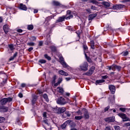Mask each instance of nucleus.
<instances>
[{
    "label": "nucleus",
    "instance_id": "1",
    "mask_svg": "<svg viewBox=\"0 0 130 130\" xmlns=\"http://www.w3.org/2000/svg\"><path fill=\"white\" fill-rule=\"evenodd\" d=\"M57 114H62V118H68L72 115V112L67 111L66 107H59L57 109Z\"/></svg>",
    "mask_w": 130,
    "mask_h": 130
},
{
    "label": "nucleus",
    "instance_id": "2",
    "mask_svg": "<svg viewBox=\"0 0 130 130\" xmlns=\"http://www.w3.org/2000/svg\"><path fill=\"white\" fill-rule=\"evenodd\" d=\"M68 102H70V99H67L66 100L62 96L59 97L56 101V103L57 104H59V105H64L67 104Z\"/></svg>",
    "mask_w": 130,
    "mask_h": 130
},
{
    "label": "nucleus",
    "instance_id": "3",
    "mask_svg": "<svg viewBox=\"0 0 130 130\" xmlns=\"http://www.w3.org/2000/svg\"><path fill=\"white\" fill-rule=\"evenodd\" d=\"M112 6L109 8L110 10H120L125 8V5L122 4H112Z\"/></svg>",
    "mask_w": 130,
    "mask_h": 130
},
{
    "label": "nucleus",
    "instance_id": "4",
    "mask_svg": "<svg viewBox=\"0 0 130 130\" xmlns=\"http://www.w3.org/2000/svg\"><path fill=\"white\" fill-rule=\"evenodd\" d=\"M118 116L121 117V118H122L123 121L124 122L130 121L129 118L127 117V116H126V115H125V114L121 113L118 114Z\"/></svg>",
    "mask_w": 130,
    "mask_h": 130
},
{
    "label": "nucleus",
    "instance_id": "5",
    "mask_svg": "<svg viewBox=\"0 0 130 130\" xmlns=\"http://www.w3.org/2000/svg\"><path fill=\"white\" fill-rule=\"evenodd\" d=\"M80 68L81 71H83V72H87V71H88V62H84L80 65Z\"/></svg>",
    "mask_w": 130,
    "mask_h": 130
},
{
    "label": "nucleus",
    "instance_id": "6",
    "mask_svg": "<svg viewBox=\"0 0 130 130\" xmlns=\"http://www.w3.org/2000/svg\"><path fill=\"white\" fill-rule=\"evenodd\" d=\"M39 96H38V95L35 94H33L31 95V98H32V100H31V104L32 105V106H34L36 103V101H37V100H38V98Z\"/></svg>",
    "mask_w": 130,
    "mask_h": 130
},
{
    "label": "nucleus",
    "instance_id": "7",
    "mask_svg": "<svg viewBox=\"0 0 130 130\" xmlns=\"http://www.w3.org/2000/svg\"><path fill=\"white\" fill-rule=\"evenodd\" d=\"M104 120L106 122H114L115 121V117L111 116L108 117L104 118Z\"/></svg>",
    "mask_w": 130,
    "mask_h": 130
},
{
    "label": "nucleus",
    "instance_id": "8",
    "mask_svg": "<svg viewBox=\"0 0 130 130\" xmlns=\"http://www.w3.org/2000/svg\"><path fill=\"white\" fill-rule=\"evenodd\" d=\"M66 20H71L74 18V15L72 14V11L71 10H68L67 11V14L65 15Z\"/></svg>",
    "mask_w": 130,
    "mask_h": 130
},
{
    "label": "nucleus",
    "instance_id": "9",
    "mask_svg": "<svg viewBox=\"0 0 130 130\" xmlns=\"http://www.w3.org/2000/svg\"><path fill=\"white\" fill-rule=\"evenodd\" d=\"M101 4L103 5L105 9H109V8L111 7V5H113L111 3L108 2H103L101 3Z\"/></svg>",
    "mask_w": 130,
    "mask_h": 130
},
{
    "label": "nucleus",
    "instance_id": "10",
    "mask_svg": "<svg viewBox=\"0 0 130 130\" xmlns=\"http://www.w3.org/2000/svg\"><path fill=\"white\" fill-rule=\"evenodd\" d=\"M52 5L53 6H54V7H59V8H66L65 6L62 5L60 3L53 1L52 2Z\"/></svg>",
    "mask_w": 130,
    "mask_h": 130
},
{
    "label": "nucleus",
    "instance_id": "11",
    "mask_svg": "<svg viewBox=\"0 0 130 130\" xmlns=\"http://www.w3.org/2000/svg\"><path fill=\"white\" fill-rule=\"evenodd\" d=\"M66 15H63L61 17H59L58 18L56 21V23H61V22H64V21H66Z\"/></svg>",
    "mask_w": 130,
    "mask_h": 130
},
{
    "label": "nucleus",
    "instance_id": "12",
    "mask_svg": "<svg viewBox=\"0 0 130 130\" xmlns=\"http://www.w3.org/2000/svg\"><path fill=\"white\" fill-rule=\"evenodd\" d=\"M109 89L110 91L111 94H115V87L113 85H109Z\"/></svg>",
    "mask_w": 130,
    "mask_h": 130
},
{
    "label": "nucleus",
    "instance_id": "13",
    "mask_svg": "<svg viewBox=\"0 0 130 130\" xmlns=\"http://www.w3.org/2000/svg\"><path fill=\"white\" fill-rule=\"evenodd\" d=\"M97 17V13H93L89 14L88 17V21H93V19H95Z\"/></svg>",
    "mask_w": 130,
    "mask_h": 130
},
{
    "label": "nucleus",
    "instance_id": "14",
    "mask_svg": "<svg viewBox=\"0 0 130 130\" xmlns=\"http://www.w3.org/2000/svg\"><path fill=\"white\" fill-rule=\"evenodd\" d=\"M3 30L5 33V34H8V33H9V31L10 30V27H9V25L8 24H5L3 26Z\"/></svg>",
    "mask_w": 130,
    "mask_h": 130
},
{
    "label": "nucleus",
    "instance_id": "15",
    "mask_svg": "<svg viewBox=\"0 0 130 130\" xmlns=\"http://www.w3.org/2000/svg\"><path fill=\"white\" fill-rule=\"evenodd\" d=\"M19 9L22 11H26L28 8H27V6L26 5L21 3L19 5Z\"/></svg>",
    "mask_w": 130,
    "mask_h": 130
},
{
    "label": "nucleus",
    "instance_id": "16",
    "mask_svg": "<svg viewBox=\"0 0 130 130\" xmlns=\"http://www.w3.org/2000/svg\"><path fill=\"white\" fill-rule=\"evenodd\" d=\"M51 50V52L54 53L55 52H57V48L55 46H51L49 47Z\"/></svg>",
    "mask_w": 130,
    "mask_h": 130
},
{
    "label": "nucleus",
    "instance_id": "17",
    "mask_svg": "<svg viewBox=\"0 0 130 130\" xmlns=\"http://www.w3.org/2000/svg\"><path fill=\"white\" fill-rule=\"evenodd\" d=\"M0 109L3 112H8V111H9V107L4 106H1Z\"/></svg>",
    "mask_w": 130,
    "mask_h": 130
},
{
    "label": "nucleus",
    "instance_id": "18",
    "mask_svg": "<svg viewBox=\"0 0 130 130\" xmlns=\"http://www.w3.org/2000/svg\"><path fill=\"white\" fill-rule=\"evenodd\" d=\"M85 109V112L84 113V118L85 119H89V118H90V115H89V112H88V110H87V109Z\"/></svg>",
    "mask_w": 130,
    "mask_h": 130
},
{
    "label": "nucleus",
    "instance_id": "19",
    "mask_svg": "<svg viewBox=\"0 0 130 130\" xmlns=\"http://www.w3.org/2000/svg\"><path fill=\"white\" fill-rule=\"evenodd\" d=\"M83 49L84 54L88 53V46L86 44H83Z\"/></svg>",
    "mask_w": 130,
    "mask_h": 130
},
{
    "label": "nucleus",
    "instance_id": "20",
    "mask_svg": "<svg viewBox=\"0 0 130 130\" xmlns=\"http://www.w3.org/2000/svg\"><path fill=\"white\" fill-rule=\"evenodd\" d=\"M76 33L77 34V37L79 38V40H80L81 39V34L83 33V29H81L80 30H77Z\"/></svg>",
    "mask_w": 130,
    "mask_h": 130
},
{
    "label": "nucleus",
    "instance_id": "21",
    "mask_svg": "<svg viewBox=\"0 0 130 130\" xmlns=\"http://www.w3.org/2000/svg\"><path fill=\"white\" fill-rule=\"evenodd\" d=\"M57 91L62 95H63L64 93V90H63V88H62V87H58L57 88Z\"/></svg>",
    "mask_w": 130,
    "mask_h": 130
},
{
    "label": "nucleus",
    "instance_id": "22",
    "mask_svg": "<svg viewBox=\"0 0 130 130\" xmlns=\"http://www.w3.org/2000/svg\"><path fill=\"white\" fill-rule=\"evenodd\" d=\"M44 44L45 45H49V44H52L51 39L47 38L46 40L45 41Z\"/></svg>",
    "mask_w": 130,
    "mask_h": 130
},
{
    "label": "nucleus",
    "instance_id": "23",
    "mask_svg": "<svg viewBox=\"0 0 130 130\" xmlns=\"http://www.w3.org/2000/svg\"><path fill=\"white\" fill-rule=\"evenodd\" d=\"M0 103L3 106H5V104H7V102L6 98H3L0 101Z\"/></svg>",
    "mask_w": 130,
    "mask_h": 130
},
{
    "label": "nucleus",
    "instance_id": "24",
    "mask_svg": "<svg viewBox=\"0 0 130 130\" xmlns=\"http://www.w3.org/2000/svg\"><path fill=\"white\" fill-rule=\"evenodd\" d=\"M43 98L45 99V101L46 102H49V99H48V95L46 93H44L42 95Z\"/></svg>",
    "mask_w": 130,
    "mask_h": 130
},
{
    "label": "nucleus",
    "instance_id": "25",
    "mask_svg": "<svg viewBox=\"0 0 130 130\" xmlns=\"http://www.w3.org/2000/svg\"><path fill=\"white\" fill-rule=\"evenodd\" d=\"M18 55V52H16L13 56H11L10 58H9V61H11L12 60H14V59H15V57H17V56Z\"/></svg>",
    "mask_w": 130,
    "mask_h": 130
},
{
    "label": "nucleus",
    "instance_id": "26",
    "mask_svg": "<svg viewBox=\"0 0 130 130\" xmlns=\"http://www.w3.org/2000/svg\"><path fill=\"white\" fill-rule=\"evenodd\" d=\"M105 82V80L104 79L97 80L95 81L96 84H102V83H104Z\"/></svg>",
    "mask_w": 130,
    "mask_h": 130
},
{
    "label": "nucleus",
    "instance_id": "27",
    "mask_svg": "<svg viewBox=\"0 0 130 130\" xmlns=\"http://www.w3.org/2000/svg\"><path fill=\"white\" fill-rule=\"evenodd\" d=\"M52 84H55L56 79H57V76L56 75H54L52 77Z\"/></svg>",
    "mask_w": 130,
    "mask_h": 130
},
{
    "label": "nucleus",
    "instance_id": "28",
    "mask_svg": "<svg viewBox=\"0 0 130 130\" xmlns=\"http://www.w3.org/2000/svg\"><path fill=\"white\" fill-rule=\"evenodd\" d=\"M93 73H94V72L92 71V70H91L90 69H89L88 72H87L85 73V75L86 76H91V75H93Z\"/></svg>",
    "mask_w": 130,
    "mask_h": 130
},
{
    "label": "nucleus",
    "instance_id": "29",
    "mask_svg": "<svg viewBox=\"0 0 130 130\" xmlns=\"http://www.w3.org/2000/svg\"><path fill=\"white\" fill-rule=\"evenodd\" d=\"M27 29L29 30H33L34 29V26H33V24L27 25Z\"/></svg>",
    "mask_w": 130,
    "mask_h": 130
},
{
    "label": "nucleus",
    "instance_id": "30",
    "mask_svg": "<svg viewBox=\"0 0 130 130\" xmlns=\"http://www.w3.org/2000/svg\"><path fill=\"white\" fill-rule=\"evenodd\" d=\"M43 122H44V123H45V124H47V125L49 126V123H48V119H47L46 118H43Z\"/></svg>",
    "mask_w": 130,
    "mask_h": 130
},
{
    "label": "nucleus",
    "instance_id": "31",
    "mask_svg": "<svg viewBox=\"0 0 130 130\" xmlns=\"http://www.w3.org/2000/svg\"><path fill=\"white\" fill-rule=\"evenodd\" d=\"M63 96L64 97V98L67 99H69V98H67V96H68V97H70V96H71V93L70 92H66V94L63 93Z\"/></svg>",
    "mask_w": 130,
    "mask_h": 130
},
{
    "label": "nucleus",
    "instance_id": "32",
    "mask_svg": "<svg viewBox=\"0 0 130 130\" xmlns=\"http://www.w3.org/2000/svg\"><path fill=\"white\" fill-rule=\"evenodd\" d=\"M44 57H45L48 60H51V57L48 56V54H45L44 55Z\"/></svg>",
    "mask_w": 130,
    "mask_h": 130
},
{
    "label": "nucleus",
    "instance_id": "33",
    "mask_svg": "<svg viewBox=\"0 0 130 130\" xmlns=\"http://www.w3.org/2000/svg\"><path fill=\"white\" fill-rule=\"evenodd\" d=\"M84 55L85 56L86 60H87V61H88V62H91L92 61V60L91 59V58H90V57L88 56L87 54H84Z\"/></svg>",
    "mask_w": 130,
    "mask_h": 130
},
{
    "label": "nucleus",
    "instance_id": "34",
    "mask_svg": "<svg viewBox=\"0 0 130 130\" xmlns=\"http://www.w3.org/2000/svg\"><path fill=\"white\" fill-rule=\"evenodd\" d=\"M54 16H53V15L49 16L46 18V21H47V22H50V20L52 19V18H54Z\"/></svg>",
    "mask_w": 130,
    "mask_h": 130
},
{
    "label": "nucleus",
    "instance_id": "35",
    "mask_svg": "<svg viewBox=\"0 0 130 130\" xmlns=\"http://www.w3.org/2000/svg\"><path fill=\"white\" fill-rule=\"evenodd\" d=\"M121 54L122 55V56H127V55H128V51H126L125 52H122L121 53Z\"/></svg>",
    "mask_w": 130,
    "mask_h": 130
},
{
    "label": "nucleus",
    "instance_id": "36",
    "mask_svg": "<svg viewBox=\"0 0 130 130\" xmlns=\"http://www.w3.org/2000/svg\"><path fill=\"white\" fill-rule=\"evenodd\" d=\"M82 118H83L82 116H76L75 117V119H76V120H81Z\"/></svg>",
    "mask_w": 130,
    "mask_h": 130
},
{
    "label": "nucleus",
    "instance_id": "37",
    "mask_svg": "<svg viewBox=\"0 0 130 130\" xmlns=\"http://www.w3.org/2000/svg\"><path fill=\"white\" fill-rule=\"evenodd\" d=\"M61 64L63 68H67L68 67H69V65L67 64V62L66 61L63 62L62 63H61Z\"/></svg>",
    "mask_w": 130,
    "mask_h": 130
},
{
    "label": "nucleus",
    "instance_id": "38",
    "mask_svg": "<svg viewBox=\"0 0 130 130\" xmlns=\"http://www.w3.org/2000/svg\"><path fill=\"white\" fill-rule=\"evenodd\" d=\"M6 99L7 102H12L13 101V98L9 97L8 98H5Z\"/></svg>",
    "mask_w": 130,
    "mask_h": 130
},
{
    "label": "nucleus",
    "instance_id": "39",
    "mask_svg": "<svg viewBox=\"0 0 130 130\" xmlns=\"http://www.w3.org/2000/svg\"><path fill=\"white\" fill-rule=\"evenodd\" d=\"M39 62H40V63H46V60H44L43 59H41L39 60Z\"/></svg>",
    "mask_w": 130,
    "mask_h": 130
},
{
    "label": "nucleus",
    "instance_id": "40",
    "mask_svg": "<svg viewBox=\"0 0 130 130\" xmlns=\"http://www.w3.org/2000/svg\"><path fill=\"white\" fill-rule=\"evenodd\" d=\"M67 127V124L66 123L64 122L61 125V128L62 129H64Z\"/></svg>",
    "mask_w": 130,
    "mask_h": 130
},
{
    "label": "nucleus",
    "instance_id": "41",
    "mask_svg": "<svg viewBox=\"0 0 130 130\" xmlns=\"http://www.w3.org/2000/svg\"><path fill=\"white\" fill-rule=\"evenodd\" d=\"M89 3H91V4H93V5H96V4H98V2L96 0H91Z\"/></svg>",
    "mask_w": 130,
    "mask_h": 130
},
{
    "label": "nucleus",
    "instance_id": "42",
    "mask_svg": "<svg viewBox=\"0 0 130 130\" xmlns=\"http://www.w3.org/2000/svg\"><path fill=\"white\" fill-rule=\"evenodd\" d=\"M29 40H30V41H36V37L35 36H32L31 37H30V38L29 39Z\"/></svg>",
    "mask_w": 130,
    "mask_h": 130
},
{
    "label": "nucleus",
    "instance_id": "43",
    "mask_svg": "<svg viewBox=\"0 0 130 130\" xmlns=\"http://www.w3.org/2000/svg\"><path fill=\"white\" fill-rule=\"evenodd\" d=\"M116 70H117V71H118V72H120V71H121V67H120V66L116 65Z\"/></svg>",
    "mask_w": 130,
    "mask_h": 130
},
{
    "label": "nucleus",
    "instance_id": "44",
    "mask_svg": "<svg viewBox=\"0 0 130 130\" xmlns=\"http://www.w3.org/2000/svg\"><path fill=\"white\" fill-rule=\"evenodd\" d=\"M6 119L4 117H0V123H3Z\"/></svg>",
    "mask_w": 130,
    "mask_h": 130
},
{
    "label": "nucleus",
    "instance_id": "45",
    "mask_svg": "<svg viewBox=\"0 0 130 130\" xmlns=\"http://www.w3.org/2000/svg\"><path fill=\"white\" fill-rule=\"evenodd\" d=\"M27 45H28V46H34V45H35V43L34 42H29L27 43Z\"/></svg>",
    "mask_w": 130,
    "mask_h": 130
},
{
    "label": "nucleus",
    "instance_id": "46",
    "mask_svg": "<svg viewBox=\"0 0 130 130\" xmlns=\"http://www.w3.org/2000/svg\"><path fill=\"white\" fill-rule=\"evenodd\" d=\"M43 117H44V118H47V112H43Z\"/></svg>",
    "mask_w": 130,
    "mask_h": 130
},
{
    "label": "nucleus",
    "instance_id": "47",
    "mask_svg": "<svg viewBox=\"0 0 130 130\" xmlns=\"http://www.w3.org/2000/svg\"><path fill=\"white\" fill-rule=\"evenodd\" d=\"M9 47L10 50H14V45L13 44L9 45Z\"/></svg>",
    "mask_w": 130,
    "mask_h": 130
},
{
    "label": "nucleus",
    "instance_id": "48",
    "mask_svg": "<svg viewBox=\"0 0 130 130\" xmlns=\"http://www.w3.org/2000/svg\"><path fill=\"white\" fill-rule=\"evenodd\" d=\"M37 92L38 94H39V95H42V94H43V91L41 89H38Z\"/></svg>",
    "mask_w": 130,
    "mask_h": 130
},
{
    "label": "nucleus",
    "instance_id": "49",
    "mask_svg": "<svg viewBox=\"0 0 130 130\" xmlns=\"http://www.w3.org/2000/svg\"><path fill=\"white\" fill-rule=\"evenodd\" d=\"M90 9L93 10V11H96V10H97V8L95 6H91Z\"/></svg>",
    "mask_w": 130,
    "mask_h": 130
},
{
    "label": "nucleus",
    "instance_id": "50",
    "mask_svg": "<svg viewBox=\"0 0 130 130\" xmlns=\"http://www.w3.org/2000/svg\"><path fill=\"white\" fill-rule=\"evenodd\" d=\"M59 60L60 63H62V62H64V59H63V57H60Z\"/></svg>",
    "mask_w": 130,
    "mask_h": 130
},
{
    "label": "nucleus",
    "instance_id": "51",
    "mask_svg": "<svg viewBox=\"0 0 130 130\" xmlns=\"http://www.w3.org/2000/svg\"><path fill=\"white\" fill-rule=\"evenodd\" d=\"M110 108V106H108L107 107H106L104 109V112H106V111H108Z\"/></svg>",
    "mask_w": 130,
    "mask_h": 130
},
{
    "label": "nucleus",
    "instance_id": "52",
    "mask_svg": "<svg viewBox=\"0 0 130 130\" xmlns=\"http://www.w3.org/2000/svg\"><path fill=\"white\" fill-rule=\"evenodd\" d=\"M58 73L60 75H61L62 76H63L64 74V71L63 70H59L58 71Z\"/></svg>",
    "mask_w": 130,
    "mask_h": 130
},
{
    "label": "nucleus",
    "instance_id": "53",
    "mask_svg": "<svg viewBox=\"0 0 130 130\" xmlns=\"http://www.w3.org/2000/svg\"><path fill=\"white\" fill-rule=\"evenodd\" d=\"M115 130H120V126L118 125H115L114 126Z\"/></svg>",
    "mask_w": 130,
    "mask_h": 130
},
{
    "label": "nucleus",
    "instance_id": "54",
    "mask_svg": "<svg viewBox=\"0 0 130 130\" xmlns=\"http://www.w3.org/2000/svg\"><path fill=\"white\" fill-rule=\"evenodd\" d=\"M116 65L115 64H113L111 66V68H112V71H115L116 70Z\"/></svg>",
    "mask_w": 130,
    "mask_h": 130
},
{
    "label": "nucleus",
    "instance_id": "55",
    "mask_svg": "<svg viewBox=\"0 0 130 130\" xmlns=\"http://www.w3.org/2000/svg\"><path fill=\"white\" fill-rule=\"evenodd\" d=\"M130 0H123L121 1V3L122 4H125V3H129Z\"/></svg>",
    "mask_w": 130,
    "mask_h": 130
},
{
    "label": "nucleus",
    "instance_id": "56",
    "mask_svg": "<svg viewBox=\"0 0 130 130\" xmlns=\"http://www.w3.org/2000/svg\"><path fill=\"white\" fill-rule=\"evenodd\" d=\"M61 82H62V78H59L58 79V81H57L58 84H60L61 83Z\"/></svg>",
    "mask_w": 130,
    "mask_h": 130
},
{
    "label": "nucleus",
    "instance_id": "57",
    "mask_svg": "<svg viewBox=\"0 0 130 130\" xmlns=\"http://www.w3.org/2000/svg\"><path fill=\"white\" fill-rule=\"evenodd\" d=\"M119 110L122 112H125L126 109L125 108H120Z\"/></svg>",
    "mask_w": 130,
    "mask_h": 130
},
{
    "label": "nucleus",
    "instance_id": "58",
    "mask_svg": "<svg viewBox=\"0 0 130 130\" xmlns=\"http://www.w3.org/2000/svg\"><path fill=\"white\" fill-rule=\"evenodd\" d=\"M27 84L26 83H21L20 87L21 88H25V87H26Z\"/></svg>",
    "mask_w": 130,
    "mask_h": 130
},
{
    "label": "nucleus",
    "instance_id": "59",
    "mask_svg": "<svg viewBox=\"0 0 130 130\" xmlns=\"http://www.w3.org/2000/svg\"><path fill=\"white\" fill-rule=\"evenodd\" d=\"M107 78H108V75L102 76V79H103V80H106V79H107Z\"/></svg>",
    "mask_w": 130,
    "mask_h": 130
},
{
    "label": "nucleus",
    "instance_id": "60",
    "mask_svg": "<svg viewBox=\"0 0 130 130\" xmlns=\"http://www.w3.org/2000/svg\"><path fill=\"white\" fill-rule=\"evenodd\" d=\"M64 122L66 123V124H67V125H68V124H70V123H71V122H72V120H67Z\"/></svg>",
    "mask_w": 130,
    "mask_h": 130
},
{
    "label": "nucleus",
    "instance_id": "61",
    "mask_svg": "<svg viewBox=\"0 0 130 130\" xmlns=\"http://www.w3.org/2000/svg\"><path fill=\"white\" fill-rule=\"evenodd\" d=\"M38 45L39 46H42L43 45V41H40Z\"/></svg>",
    "mask_w": 130,
    "mask_h": 130
},
{
    "label": "nucleus",
    "instance_id": "62",
    "mask_svg": "<svg viewBox=\"0 0 130 130\" xmlns=\"http://www.w3.org/2000/svg\"><path fill=\"white\" fill-rule=\"evenodd\" d=\"M17 123H18V125H22V123L21 122V121H20V119H17Z\"/></svg>",
    "mask_w": 130,
    "mask_h": 130
},
{
    "label": "nucleus",
    "instance_id": "63",
    "mask_svg": "<svg viewBox=\"0 0 130 130\" xmlns=\"http://www.w3.org/2000/svg\"><path fill=\"white\" fill-rule=\"evenodd\" d=\"M126 25H127V24H128L129 25L130 23V18H126Z\"/></svg>",
    "mask_w": 130,
    "mask_h": 130
},
{
    "label": "nucleus",
    "instance_id": "64",
    "mask_svg": "<svg viewBox=\"0 0 130 130\" xmlns=\"http://www.w3.org/2000/svg\"><path fill=\"white\" fill-rule=\"evenodd\" d=\"M104 130H111V128H110V127L109 126H107Z\"/></svg>",
    "mask_w": 130,
    "mask_h": 130
}]
</instances>
